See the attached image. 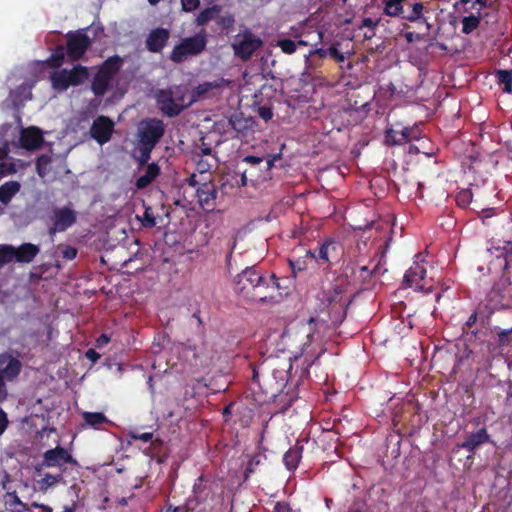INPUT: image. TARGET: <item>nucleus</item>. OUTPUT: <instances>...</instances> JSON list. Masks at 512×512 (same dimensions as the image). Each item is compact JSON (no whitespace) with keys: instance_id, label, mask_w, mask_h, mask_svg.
Masks as SVG:
<instances>
[{"instance_id":"1","label":"nucleus","mask_w":512,"mask_h":512,"mask_svg":"<svg viewBox=\"0 0 512 512\" xmlns=\"http://www.w3.org/2000/svg\"><path fill=\"white\" fill-rule=\"evenodd\" d=\"M343 322H289L283 331V338L299 345L300 354L295 360L303 357L306 365L303 374H309V368L326 351L328 342H336L340 334L339 325Z\"/></svg>"},{"instance_id":"2","label":"nucleus","mask_w":512,"mask_h":512,"mask_svg":"<svg viewBox=\"0 0 512 512\" xmlns=\"http://www.w3.org/2000/svg\"><path fill=\"white\" fill-rule=\"evenodd\" d=\"M378 270V265L373 269L365 265L357 268L352 261L344 262L333 289L337 294L345 292L349 286L355 285H361L363 289H368L377 277Z\"/></svg>"},{"instance_id":"3","label":"nucleus","mask_w":512,"mask_h":512,"mask_svg":"<svg viewBox=\"0 0 512 512\" xmlns=\"http://www.w3.org/2000/svg\"><path fill=\"white\" fill-rule=\"evenodd\" d=\"M263 369L264 363L260 366L252 365L251 381L253 384L258 385L267 398H275L286 385V371L274 369L271 374L265 375Z\"/></svg>"},{"instance_id":"4","label":"nucleus","mask_w":512,"mask_h":512,"mask_svg":"<svg viewBox=\"0 0 512 512\" xmlns=\"http://www.w3.org/2000/svg\"><path fill=\"white\" fill-rule=\"evenodd\" d=\"M284 294H286L285 288L281 286L279 279L272 273L268 276H263L249 301L274 305L283 300Z\"/></svg>"},{"instance_id":"5","label":"nucleus","mask_w":512,"mask_h":512,"mask_svg":"<svg viewBox=\"0 0 512 512\" xmlns=\"http://www.w3.org/2000/svg\"><path fill=\"white\" fill-rule=\"evenodd\" d=\"M207 42L205 30H201L194 36L183 38L171 51L170 60L179 64L189 56L199 55L205 51Z\"/></svg>"},{"instance_id":"6","label":"nucleus","mask_w":512,"mask_h":512,"mask_svg":"<svg viewBox=\"0 0 512 512\" xmlns=\"http://www.w3.org/2000/svg\"><path fill=\"white\" fill-rule=\"evenodd\" d=\"M89 76L88 68L76 65L71 70L62 69L51 75L52 87L58 91H65L70 86L82 84Z\"/></svg>"},{"instance_id":"7","label":"nucleus","mask_w":512,"mask_h":512,"mask_svg":"<svg viewBox=\"0 0 512 512\" xmlns=\"http://www.w3.org/2000/svg\"><path fill=\"white\" fill-rule=\"evenodd\" d=\"M165 134V124L157 118H147L138 126V144L155 148Z\"/></svg>"},{"instance_id":"8","label":"nucleus","mask_w":512,"mask_h":512,"mask_svg":"<svg viewBox=\"0 0 512 512\" xmlns=\"http://www.w3.org/2000/svg\"><path fill=\"white\" fill-rule=\"evenodd\" d=\"M263 276L256 266L246 267L234 279L233 289L235 293L244 299L250 300Z\"/></svg>"},{"instance_id":"9","label":"nucleus","mask_w":512,"mask_h":512,"mask_svg":"<svg viewBox=\"0 0 512 512\" xmlns=\"http://www.w3.org/2000/svg\"><path fill=\"white\" fill-rule=\"evenodd\" d=\"M262 45L263 41L260 37L253 34L250 30H245L235 37L231 46L237 58L248 61Z\"/></svg>"},{"instance_id":"10","label":"nucleus","mask_w":512,"mask_h":512,"mask_svg":"<svg viewBox=\"0 0 512 512\" xmlns=\"http://www.w3.org/2000/svg\"><path fill=\"white\" fill-rule=\"evenodd\" d=\"M67 464L77 465V461L66 448L58 445L43 453L40 466L46 468L57 467L60 470H65Z\"/></svg>"},{"instance_id":"11","label":"nucleus","mask_w":512,"mask_h":512,"mask_svg":"<svg viewBox=\"0 0 512 512\" xmlns=\"http://www.w3.org/2000/svg\"><path fill=\"white\" fill-rule=\"evenodd\" d=\"M343 255V248L333 238H326L319 243L317 252V264L331 266L337 263Z\"/></svg>"},{"instance_id":"12","label":"nucleus","mask_w":512,"mask_h":512,"mask_svg":"<svg viewBox=\"0 0 512 512\" xmlns=\"http://www.w3.org/2000/svg\"><path fill=\"white\" fill-rule=\"evenodd\" d=\"M91 46V39L83 31L70 32L67 35V56L72 61L81 59Z\"/></svg>"},{"instance_id":"13","label":"nucleus","mask_w":512,"mask_h":512,"mask_svg":"<svg viewBox=\"0 0 512 512\" xmlns=\"http://www.w3.org/2000/svg\"><path fill=\"white\" fill-rule=\"evenodd\" d=\"M53 224L49 227L48 233L50 236L58 232H64L71 227L77 220L76 212L71 208L65 206L62 208H55L51 217Z\"/></svg>"},{"instance_id":"14","label":"nucleus","mask_w":512,"mask_h":512,"mask_svg":"<svg viewBox=\"0 0 512 512\" xmlns=\"http://www.w3.org/2000/svg\"><path fill=\"white\" fill-rule=\"evenodd\" d=\"M426 268L418 260L406 271L403 278V286L405 288H413L415 291L427 292L426 288Z\"/></svg>"},{"instance_id":"15","label":"nucleus","mask_w":512,"mask_h":512,"mask_svg":"<svg viewBox=\"0 0 512 512\" xmlns=\"http://www.w3.org/2000/svg\"><path fill=\"white\" fill-rule=\"evenodd\" d=\"M114 122L108 116L96 117L90 127V136L100 145L110 141L114 131Z\"/></svg>"},{"instance_id":"16","label":"nucleus","mask_w":512,"mask_h":512,"mask_svg":"<svg viewBox=\"0 0 512 512\" xmlns=\"http://www.w3.org/2000/svg\"><path fill=\"white\" fill-rule=\"evenodd\" d=\"M218 191L216 185L212 181L201 183L195 193L197 203L206 212H212L216 208V200Z\"/></svg>"},{"instance_id":"17","label":"nucleus","mask_w":512,"mask_h":512,"mask_svg":"<svg viewBox=\"0 0 512 512\" xmlns=\"http://www.w3.org/2000/svg\"><path fill=\"white\" fill-rule=\"evenodd\" d=\"M156 101L161 112L168 117H176L185 109V106L176 103L174 90L171 88L159 90Z\"/></svg>"},{"instance_id":"18","label":"nucleus","mask_w":512,"mask_h":512,"mask_svg":"<svg viewBox=\"0 0 512 512\" xmlns=\"http://www.w3.org/2000/svg\"><path fill=\"white\" fill-rule=\"evenodd\" d=\"M22 370V363L11 352L0 353V372L7 381H14Z\"/></svg>"},{"instance_id":"19","label":"nucleus","mask_w":512,"mask_h":512,"mask_svg":"<svg viewBox=\"0 0 512 512\" xmlns=\"http://www.w3.org/2000/svg\"><path fill=\"white\" fill-rule=\"evenodd\" d=\"M462 3L465 5L471 3L470 8L478 10L477 15L471 14L462 19V32L464 34H470L477 29L480 24L482 18L480 10L486 7V0H462Z\"/></svg>"},{"instance_id":"20","label":"nucleus","mask_w":512,"mask_h":512,"mask_svg":"<svg viewBox=\"0 0 512 512\" xmlns=\"http://www.w3.org/2000/svg\"><path fill=\"white\" fill-rule=\"evenodd\" d=\"M489 442H491L490 435L488 434L487 429L482 427L476 432L467 434L463 442L457 443V447L465 449L470 453H474L477 448Z\"/></svg>"},{"instance_id":"21","label":"nucleus","mask_w":512,"mask_h":512,"mask_svg":"<svg viewBox=\"0 0 512 512\" xmlns=\"http://www.w3.org/2000/svg\"><path fill=\"white\" fill-rule=\"evenodd\" d=\"M170 38V32L165 28H155L146 37V49L151 53H160Z\"/></svg>"},{"instance_id":"22","label":"nucleus","mask_w":512,"mask_h":512,"mask_svg":"<svg viewBox=\"0 0 512 512\" xmlns=\"http://www.w3.org/2000/svg\"><path fill=\"white\" fill-rule=\"evenodd\" d=\"M12 261L30 263L39 253V247L32 243H23L18 248L11 246Z\"/></svg>"},{"instance_id":"23","label":"nucleus","mask_w":512,"mask_h":512,"mask_svg":"<svg viewBox=\"0 0 512 512\" xmlns=\"http://www.w3.org/2000/svg\"><path fill=\"white\" fill-rule=\"evenodd\" d=\"M20 143L25 149H36L43 143L41 131L36 127L23 129L20 135Z\"/></svg>"},{"instance_id":"24","label":"nucleus","mask_w":512,"mask_h":512,"mask_svg":"<svg viewBox=\"0 0 512 512\" xmlns=\"http://www.w3.org/2000/svg\"><path fill=\"white\" fill-rule=\"evenodd\" d=\"M122 65L123 59L118 55H114L107 58L97 72L112 81L114 76L120 71Z\"/></svg>"},{"instance_id":"25","label":"nucleus","mask_w":512,"mask_h":512,"mask_svg":"<svg viewBox=\"0 0 512 512\" xmlns=\"http://www.w3.org/2000/svg\"><path fill=\"white\" fill-rule=\"evenodd\" d=\"M303 449V445L300 441H297L296 444L284 454L283 462L289 471H293L298 467L300 459L302 458Z\"/></svg>"},{"instance_id":"26","label":"nucleus","mask_w":512,"mask_h":512,"mask_svg":"<svg viewBox=\"0 0 512 512\" xmlns=\"http://www.w3.org/2000/svg\"><path fill=\"white\" fill-rule=\"evenodd\" d=\"M160 171V166L157 163L148 164L145 173L136 179L135 186L138 189L148 187L159 176Z\"/></svg>"},{"instance_id":"27","label":"nucleus","mask_w":512,"mask_h":512,"mask_svg":"<svg viewBox=\"0 0 512 512\" xmlns=\"http://www.w3.org/2000/svg\"><path fill=\"white\" fill-rule=\"evenodd\" d=\"M267 456L263 453H255L248 456V461L244 470V481H247L251 474L260 470V467L265 464Z\"/></svg>"},{"instance_id":"28","label":"nucleus","mask_w":512,"mask_h":512,"mask_svg":"<svg viewBox=\"0 0 512 512\" xmlns=\"http://www.w3.org/2000/svg\"><path fill=\"white\" fill-rule=\"evenodd\" d=\"M243 162L250 165L249 171L253 173H258L262 171H269L273 165V161L271 159H265L258 156H246L243 158Z\"/></svg>"},{"instance_id":"29","label":"nucleus","mask_w":512,"mask_h":512,"mask_svg":"<svg viewBox=\"0 0 512 512\" xmlns=\"http://www.w3.org/2000/svg\"><path fill=\"white\" fill-rule=\"evenodd\" d=\"M20 189L21 185L18 181L5 182L0 186V203L8 205Z\"/></svg>"},{"instance_id":"30","label":"nucleus","mask_w":512,"mask_h":512,"mask_svg":"<svg viewBox=\"0 0 512 512\" xmlns=\"http://www.w3.org/2000/svg\"><path fill=\"white\" fill-rule=\"evenodd\" d=\"M82 418L87 426L94 429H100L103 425L110 423L108 417L102 412H83Z\"/></svg>"},{"instance_id":"31","label":"nucleus","mask_w":512,"mask_h":512,"mask_svg":"<svg viewBox=\"0 0 512 512\" xmlns=\"http://www.w3.org/2000/svg\"><path fill=\"white\" fill-rule=\"evenodd\" d=\"M110 83L111 80L96 72L91 83V90L95 96H103L109 90Z\"/></svg>"},{"instance_id":"32","label":"nucleus","mask_w":512,"mask_h":512,"mask_svg":"<svg viewBox=\"0 0 512 512\" xmlns=\"http://www.w3.org/2000/svg\"><path fill=\"white\" fill-rule=\"evenodd\" d=\"M405 0H383L384 14L390 17L403 16Z\"/></svg>"},{"instance_id":"33","label":"nucleus","mask_w":512,"mask_h":512,"mask_svg":"<svg viewBox=\"0 0 512 512\" xmlns=\"http://www.w3.org/2000/svg\"><path fill=\"white\" fill-rule=\"evenodd\" d=\"M405 132L388 128L385 131V143L389 146L403 145L407 143Z\"/></svg>"},{"instance_id":"34","label":"nucleus","mask_w":512,"mask_h":512,"mask_svg":"<svg viewBox=\"0 0 512 512\" xmlns=\"http://www.w3.org/2000/svg\"><path fill=\"white\" fill-rule=\"evenodd\" d=\"M221 7L219 5H213L211 7L205 8L202 10L196 18V23L199 26L206 25L209 21L215 18V16L220 12Z\"/></svg>"},{"instance_id":"35","label":"nucleus","mask_w":512,"mask_h":512,"mask_svg":"<svg viewBox=\"0 0 512 512\" xmlns=\"http://www.w3.org/2000/svg\"><path fill=\"white\" fill-rule=\"evenodd\" d=\"M52 157L48 154H41L36 160V171L40 178L47 176L50 170Z\"/></svg>"},{"instance_id":"36","label":"nucleus","mask_w":512,"mask_h":512,"mask_svg":"<svg viewBox=\"0 0 512 512\" xmlns=\"http://www.w3.org/2000/svg\"><path fill=\"white\" fill-rule=\"evenodd\" d=\"M496 77L499 84L503 86V91L512 93V68L510 70H498Z\"/></svg>"},{"instance_id":"37","label":"nucleus","mask_w":512,"mask_h":512,"mask_svg":"<svg viewBox=\"0 0 512 512\" xmlns=\"http://www.w3.org/2000/svg\"><path fill=\"white\" fill-rule=\"evenodd\" d=\"M323 62L321 59H317L310 53L305 58V69L304 73L308 76H315V73L319 70V68L322 66Z\"/></svg>"},{"instance_id":"38","label":"nucleus","mask_w":512,"mask_h":512,"mask_svg":"<svg viewBox=\"0 0 512 512\" xmlns=\"http://www.w3.org/2000/svg\"><path fill=\"white\" fill-rule=\"evenodd\" d=\"M65 58L64 48L58 46L55 51L46 60V64L51 68H59L62 66Z\"/></svg>"},{"instance_id":"39","label":"nucleus","mask_w":512,"mask_h":512,"mask_svg":"<svg viewBox=\"0 0 512 512\" xmlns=\"http://www.w3.org/2000/svg\"><path fill=\"white\" fill-rule=\"evenodd\" d=\"M219 84L216 82H204L199 84L194 90L191 102L197 101L199 98L210 92L211 90L218 88Z\"/></svg>"},{"instance_id":"40","label":"nucleus","mask_w":512,"mask_h":512,"mask_svg":"<svg viewBox=\"0 0 512 512\" xmlns=\"http://www.w3.org/2000/svg\"><path fill=\"white\" fill-rule=\"evenodd\" d=\"M203 482H204V478H203V476H200L193 486V498L192 499L194 500L195 504H199L200 502L205 500V498L207 496V493L204 494L205 486L203 485Z\"/></svg>"},{"instance_id":"41","label":"nucleus","mask_w":512,"mask_h":512,"mask_svg":"<svg viewBox=\"0 0 512 512\" xmlns=\"http://www.w3.org/2000/svg\"><path fill=\"white\" fill-rule=\"evenodd\" d=\"M473 194L470 189H462L459 191L455 197V201L458 207L467 208L472 202Z\"/></svg>"},{"instance_id":"42","label":"nucleus","mask_w":512,"mask_h":512,"mask_svg":"<svg viewBox=\"0 0 512 512\" xmlns=\"http://www.w3.org/2000/svg\"><path fill=\"white\" fill-rule=\"evenodd\" d=\"M424 6L420 2H416L412 5V10L409 14L403 15L402 18L409 22H417L421 20L423 14Z\"/></svg>"},{"instance_id":"43","label":"nucleus","mask_w":512,"mask_h":512,"mask_svg":"<svg viewBox=\"0 0 512 512\" xmlns=\"http://www.w3.org/2000/svg\"><path fill=\"white\" fill-rule=\"evenodd\" d=\"M62 479V476L60 474L53 475L50 473H46L44 477L38 482L40 485V490L45 491L49 487L55 485Z\"/></svg>"},{"instance_id":"44","label":"nucleus","mask_w":512,"mask_h":512,"mask_svg":"<svg viewBox=\"0 0 512 512\" xmlns=\"http://www.w3.org/2000/svg\"><path fill=\"white\" fill-rule=\"evenodd\" d=\"M277 46L281 49L283 53L288 55L295 53L297 50L296 41L292 39H279L277 41Z\"/></svg>"},{"instance_id":"45","label":"nucleus","mask_w":512,"mask_h":512,"mask_svg":"<svg viewBox=\"0 0 512 512\" xmlns=\"http://www.w3.org/2000/svg\"><path fill=\"white\" fill-rule=\"evenodd\" d=\"M139 148V157L137 158L139 167L147 166L149 163V160L151 158V153L154 148L142 146L138 144Z\"/></svg>"},{"instance_id":"46","label":"nucleus","mask_w":512,"mask_h":512,"mask_svg":"<svg viewBox=\"0 0 512 512\" xmlns=\"http://www.w3.org/2000/svg\"><path fill=\"white\" fill-rule=\"evenodd\" d=\"M379 22H380V20H379V19L374 20V19L369 18V17L364 18V19L362 20V23H361L360 27H361V28H362V27H367V28H369V30H370V35H367V33H365V34H364V37H365L366 39H371V38L375 35V29H376V27L378 26Z\"/></svg>"},{"instance_id":"47","label":"nucleus","mask_w":512,"mask_h":512,"mask_svg":"<svg viewBox=\"0 0 512 512\" xmlns=\"http://www.w3.org/2000/svg\"><path fill=\"white\" fill-rule=\"evenodd\" d=\"M229 124L237 132H243L247 128L246 121H244L238 114H233L230 117Z\"/></svg>"},{"instance_id":"48","label":"nucleus","mask_w":512,"mask_h":512,"mask_svg":"<svg viewBox=\"0 0 512 512\" xmlns=\"http://www.w3.org/2000/svg\"><path fill=\"white\" fill-rule=\"evenodd\" d=\"M16 171L15 163L0 160V180L7 175L16 173Z\"/></svg>"},{"instance_id":"49","label":"nucleus","mask_w":512,"mask_h":512,"mask_svg":"<svg viewBox=\"0 0 512 512\" xmlns=\"http://www.w3.org/2000/svg\"><path fill=\"white\" fill-rule=\"evenodd\" d=\"M216 22L222 30H229L230 28L233 27V25L235 23V18L233 15L227 14V15L219 16L217 18Z\"/></svg>"},{"instance_id":"50","label":"nucleus","mask_w":512,"mask_h":512,"mask_svg":"<svg viewBox=\"0 0 512 512\" xmlns=\"http://www.w3.org/2000/svg\"><path fill=\"white\" fill-rule=\"evenodd\" d=\"M339 43L336 42L328 48L329 57H331L337 63H343L346 59L344 53L338 49Z\"/></svg>"},{"instance_id":"51","label":"nucleus","mask_w":512,"mask_h":512,"mask_svg":"<svg viewBox=\"0 0 512 512\" xmlns=\"http://www.w3.org/2000/svg\"><path fill=\"white\" fill-rule=\"evenodd\" d=\"M142 225L145 228H152L156 225V219L151 208H146L141 218Z\"/></svg>"},{"instance_id":"52","label":"nucleus","mask_w":512,"mask_h":512,"mask_svg":"<svg viewBox=\"0 0 512 512\" xmlns=\"http://www.w3.org/2000/svg\"><path fill=\"white\" fill-rule=\"evenodd\" d=\"M11 246L0 247V268L12 261Z\"/></svg>"},{"instance_id":"53","label":"nucleus","mask_w":512,"mask_h":512,"mask_svg":"<svg viewBox=\"0 0 512 512\" xmlns=\"http://www.w3.org/2000/svg\"><path fill=\"white\" fill-rule=\"evenodd\" d=\"M61 254L65 260L71 261L77 256V249L73 246L66 245L62 247Z\"/></svg>"},{"instance_id":"54","label":"nucleus","mask_w":512,"mask_h":512,"mask_svg":"<svg viewBox=\"0 0 512 512\" xmlns=\"http://www.w3.org/2000/svg\"><path fill=\"white\" fill-rule=\"evenodd\" d=\"M130 437L133 439V440H140V441H143V442H152V444H154V442L152 441L153 440V433L151 432H144V433H139V432H131L130 433Z\"/></svg>"},{"instance_id":"55","label":"nucleus","mask_w":512,"mask_h":512,"mask_svg":"<svg viewBox=\"0 0 512 512\" xmlns=\"http://www.w3.org/2000/svg\"><path fill=\"white\" fill-rule=\"evenodd\" d=\"M173 90H174V99L178 105L180 104L181 106H185V109H186L189 105H191L193 103V102H191V100L188 103H185V94L180 89V87H175Z\"/></svg>"},{"instance_id":"56","label":"nucleus","mask_w":512,"mask_h":512,"mask_svg":"<svg viewBox=\"0 0 512 512\" xmlns=\"http://www.w3.org/2000/svg\"><path fill=\"white\" fill-rule=\"evenodd\" d=\"M401 132H405V136L407 138V143L411 142L412 140H418L420 135L419 131L416 127H405Z\"/></svg>"},{"instance_id":"57","label":"nucleus","mask_w":512,"mask_h":512,"mask_svg":"<svg viewBox=\"0 0 512 512\" xmlns=\"http://www.w3.org/2000/svg\"><path fill=\"white\" fill-rule=\"evenodd\" d=\"M314 47L309 51V53L311 55H313L314 57H316L317 59H321V61L323 62L324 58H326L327 56H329V53H328V48L327 49H324V48H317V43H315L313 45Z\"/></svg>"},{"instance_id":"58","label":"nucleus","mask_w":512,"mask_h":512,"mask_svg":"<svg viewBox=\"0 0 512 512\" xmlns=\"http://www.w3.org/2000/svg\"><path fill=\"white\" fill-rule=\"evenodd\" d=\"M182 9L186 12H192L200 6V0H181Z\"/></svg>"},{"instance_id":"59","label":"nucleus","mask_w":512,"mask_h":512,"mask_svg":"<svg viewBox=\"0 0 512 512\" xmlns=\"http://www.w3.org/2000/svg\"><path fill=\"white\" fill-rule=\"evenodd\" d=\"M9 424V420L6 412L0 408V436L6 431Z\"/></svg>"},{"instance_id":"60","label":"nucleus","mask_w":512,"mask_h":512,"mask_svg":"<svg viewBox=\"0 0 512 512\" xmlns=\"http://www.w3.org/2000/svg\"><path fill=\"white\" fill-rule=\"evenodd\" d=\"M504 276L507 278L508 282L512 284V258L505 259Z\"/></svg>"},{"instance_id":"61","label":"nucleus","mask_w":512,"mask_h":512,"mask_svg":"<svg viewBox=\"0 0 512 512\" xmlns=\"http://www.w3.org/2000/svg\"><path fill=\"white\" fill-rule=\"evenodd\" d=\"M196 505L197 504H195L194 500L192 498H189L185 505L172 507V509H179V512H189V511H193L195 509Z\"/></svg>"},{"instance_id":"62","label":"nucleus","mask_w":512,"mask_h":512,"mask_svg":"<svg viewBox=\"0 0 512 512\" xmlns=\"http://www.w3.org/2000/svg\"><path fill=\"white\" fill-rule=\"evenodd\" d=\"M292 273L294 276H296L297 271H302L305 269V262L304 261H289Z\"/></svg>"},{"instance_id":"63","label":"nucleus","mask_w":512,"mask_h":512,"mask_svg":"<svg viewBox=\"0 0 512 512\" xmlns=\"http://www.w3.org/2000/svg\"><path fill=\"white\" fill-rule=\"evenodd\" d=\"M259 116L265 120V121H268L270 119H272L273 117V111L271 108L269 107H260L259 108Z\"/></svg>"},{"instance_id":"64","label":"nucleus","mask_w":512,"mask_h":512,"mask_svg":"<svg viewBox=\"0 0 512 512\" xmlns=\"http://www.w3.org/2000/svg\"><path fill=\"white\" fill-rule=\"evenodd\" d=\"M273 512H291V507L287 502L279 501L275 504Z\"/></svg>"}]
</instances>
